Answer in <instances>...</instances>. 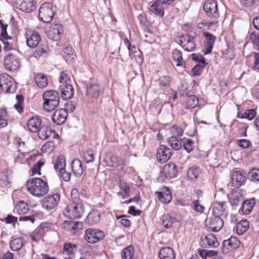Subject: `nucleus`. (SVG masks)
Listing matches in <instances>:
<instances>
[{
  "instance_id": "obj_50",
  "label": "nucleus",
  "mask_w": 259,
  "mask_h": 259,
  "mask_svg": "<svg viewBox=\"0 0 259 259\" xmlns=\"http://www.w3.org/2000/svg\"><path fill=\"white\" fill-rule=\"evenodd\" d=\"M192 141L189 139H183L182 146H183L184 149L188 153L193 150L194 147Z\"/></svg>"
},
{
  "instance_id": "obj_20",
  "label": "nucleus",
  "mask_w": 259,
  "mask_h": 259,
  "mask_svg": "<svg viewBox=\"0 0 259 259\" xmlns=\"http://www.w3.org/2000/svg\"><path fill=\"white\" fill-rule=\"evenodd\" d=\"M212 205V215L214 216L220 217L227 209V204L225 201H215Z\"/></svg>"
},
{
  "instance_id": "obj_45",
  "label": "nucleus",
  "mask_w": 259,
  "mask_h": 259,
  "mask_svg": "<svg viewBox=\"0 0 259 259\" xmlns=\"http://www.w3.org/2000/svg\"><path fill=\"white\" fill-rule=\"evenodd\" d=\"M187 108H194L198 104V98L195 95L188 96L186 99Z\"/></svg>"
},
{
  "instance_id": "obj_39",
  "label": "nucleus",
  "mask_w": 259,
  "mask_h": 259,
  "mask_svg": "<svg viewBox=\"0 0 259 259\" xmlns=\"http://www.w3.org/2000/svg\"><path fill=\"white\" fill-rule=\"evenodd\" d=\"M232 180L233 183L240 186L245 181V177L239 171H235L232 174Z\"/></svg>"
},
{
  "instance_id": "obj_31",
  "label": "nucleus",
  "mask_w": 259,
  "mask_h": 259,
  "mask_svg": "<svg viewBox=\"0 0 259 259\" xmlns=\"http://www.w3.org/2000/svg\"><path fill=\"white\" fill-rule=\"evenodd\" d=\"M24 243L25 240L23 237L14 238L10 241V247L13 251H18L22 248Z\"/></svg>"
},
{
  "instance_id": "obj_36",
  "label": "nucleus",
  "mask_w": 259,
  "mask_h": 259,
  "mask_svg": "<svg viewBox=\"0 0 259 259\" xmlns=\"http://www.w3.org/2000/svg\"><path fill=\"white\" fill-rule=\"evenodd\" d=\"M173 60L177 62L176 66L178 67H185V63L182 57V54L180 51L175 50L172 52Z\"/></svg>"
},
{
  "instance_id": "obj_14",
  "label": "nucleus",
  "mask_w": 259,
  "mask_h": 259,
  "mask_svg": "<svg viewBox=\"0 0 259 259\" xmlns=\"http://www.w3.org/2000/svg\"><path fill=\"white\" fill-rule=\"evenodd\" d=\"M171 150L169 148L161 145L157 149L156 156L159 162L164 163L171 157Z\"/></svg>"
},
{
  "instance_id": "obj_17",
  "label": "nucleus",
  "mask_w": 259,
  "mask_h": 259,
  "mask_svg": "<svg viewBox=\"0 0 259 259\" xmlns=\"http://www.w3.org/2000/svg\"><path fill=\"white\" fill-rule=\"evenodd\" d=\"M180 44L184 50L188 52L194 51L195 48L194 38L189 35H182L180 38Z\"/></svg>"
},
{
  "instance_id": "obj_62",
  "label": "nucleus",
  "mask_w": 259,
  "mask_h": 259,
  "mask_svg": "<svg viewBox=\"0 0 259 259\" xmlns=\"http://www.w3.org/2000/svg\"><path fill=\"white\" fill-rule=\"evenodd\" d=\"M192 60L196 62H200V64H204V65H205V59L203 55H200L199 54H192Z\"/></svg>"
},
{
  "instance_id": "obj_42",
  "label": "nucleus",
  "mask_w": 259,
  "mask_h": 259,
  "mask_svg": "<svg viewBox=\"0 0 259 259\" xmlns=\"http://www.w3.org/2000/svg\"><path fill=\"white\" fill-rule=\"evenodd\" d=\"M3 42L4 44V50L6 52H9L11 50L14 51V46L13 44L14 40L13 38L9 36L3 37Z\"/></svg>"
},
{
  "instance_id": "obj_44",
  "label": "nucleus",
  "mask_w": 259,
  "mask_h": 259,
  "mask_svg": "<svg viewBox=\"0 0 259 259\" xmlns=\"http://www.w3.org/2000/svg\"><path fill=\"white\" fill-rule=\"evenodd\" d=\"M29 208L27 203L23 201H19L15 207V210L19 214H23L28 212Z\"/></svg>"
},
{
  "instance_id": "obj_3",
  "label": "nucleus",
  "mask_w": 259,
  "mask_h": 259,
  "mask_svg": "<svg viewBox=\"0 0 259 259\" xmlns=\"http://www.w3.org/2000/svg\"><path fill=\"white\" fill-rule=\"evenodd\" d=\"M84 213V206L81 202L71 203L63 210L64 215L70 219L80 218Z\"/></svg>"
},
{
  "instance_id": "obj_7",
  "label": "nucleus",
  "mask_w": 259,
  "mask_h": 259,
  "mask_svg": "<svg viewBox=\"0 0 259 259\" xmlns=\"http://www.w3.org/2000/svg\"><path fill=\"white\" fill-rule=\"evenodd\" d=\"M105 237V234L102 231L93 228H89L85 230L84 239L89 243L94 244L97 243Z\"/></svg>"
},
{
  "instance_id": "obj_61",
  "label": "nucleus",
  "mask_w": 259,
  "mask_h": 259,
  "mask_svg": "<svg viewBox=\"0 0 259 259\" xmlns=\"http://www.w3.org/2000/svg\"><path fill=\"white\" fill-rule=\"evenodd\" d=\"M171 79L168 76H163L159 78V84L162 86L166 87L169 85Z\"/></svg>"
},
{
  "instance_id": "obj_57",
  "label": "nucleus",
  "mask_w": 259,
  "mask_h": 259,
  "mask_svg": "<svg viewBox=\"0 0 259 259\" xmlns=\"http://www.w3.org/2000/svg\"><path fill=\"white\" fill-rule=\"evenodd\" d=\"M203 36L206 39V45L213 46L216 37L208 32H204Z\"/></svg>"
},
{
  "instance_id": "obj_11",
  "label": "nucleus",
  "mask_w": 259,
  "mask_h": 259,
  "mask_svg": "<svg viewBox=\"0 0 259 259\" xmlns=\"http://www.w3.org/2000/svg\"><path fill=\"white\" fill-rule=\"evenodd\" d=\"M207 226L213 232L220 231L223 227L224 222L220 217L212 215L206 221Z\"/></svg>"
},
{
  "instance_id": "obj_25",
  "label": "nucleus",
  "mask_w": 259,
  "mask_h": 259,
  "mask_svg": "<svg viewBox=\"0 0 259 259\" xmlns=\"http://www.w3.org/2000/svg\"><path fill=\"white\" fill-rule=\"evenodd\" d=\"M61 97L64 100L72 98L74 94V89L70 84H63L60 86Z\"/></svg>"
},
{
  "instance_id": "obj_28",
  "label": "nucleus",
  "mask_w": 259,
  "mask_h": 259,
  "mask_svg": "<svg viewBox=\"0 0 259 259\" xmlns=\"http://www.w3.org/2000/svg\"><path fill=\"white\" fill-rule=\"evenodd\" d=\"M165 7L162 6L159 2L156 1L152 4L149 8V11L155 15L162 17L164 14V9Z\"/></svg>"
},
{
  "instance_id": "obj_2",
  "label": "nucleus",
  "mask_w": 259,
  "mask_h": 259,
  "mask_svg": "<svg viewBox=\"0 0 259 259\" xmlns=\"http://www.w3.org/2000/svg\"><path fill=\"white\" fill-rule=\"evenodd\" d=\"M42 98L45 101L43 107L48 112L54 110L59 104L60 96L59 93L55 90L46 91L43 94Z\"/></svg>"
},
{
  "instance_id": "obj_13",
  "label": "nucleus",
  "mask_w": 259,
  "mask_h": 259,
  "mask_svg": "<svg viewBox=\"0 0 259 259\" xmlns=\"http://www.w3.org/2000/svg\"><path fill=\"white\" fill-rule=\"evenodd\" d=\"M60 198V195L57 193L48 195L42 200V206L48 210L52 209L57 205Z\"/></svg>"
},
{
  "instance_id": "obj_4",
  "label": "nucleus",
  "mask_w": 259,
  "mask_h": 259,
  "mask_svg": "<svg viewBox=\"0 0 259 259\" xmlns=\"http://www.w3.org/2000/svg\"><path fill=\"white\" fill-rule=\"evenodd\" d=\"M4 65L7 70L15 71L20 67L21 61L18 56V52L13 51L8 52L4 57Z\"/></svg>"
},
{
  "instance_id": "obj_47",
  "label": "nucleus",
  "mask_w": 259,
  "mask_h": 259,
  "mask_svg": "<svg viewBox=\"0 0 259 259\" xmlns=\"http://www.w3.org/2000/svg\"><path fill=\"white\" fill-rule=\"evenodd\" d=\"M199 174V169L196 167L189 168L187 171V177L191 181H195L197 179Z\"/></svg>"
},
{
  "instance_id": "obj_37",
  "label": "nucleus",
  "mask_w": 259,
  "mask_h": 259,
  "mask_svg": "<svg viewBox=\"0 0 259 259\" xmlns=\"http://www.w3.org/2000/svg\"><path fill=\"white\" fill-rule=\"evenodd\" d=\"M49 50V49L46 45L41 44L37 47L34 55L36 58L46 57L48 54Z\"/></svg>"
},
{
  "instance_id": "obj_29",
  "label": "nucleus",
  "mask_w": 259,
  "mask_h": 259,
  "mask_svg": "<svg viewBox=\"0 0 259 259\" xmlns=\"http://www.w3.org/2000/svg\"><path fill=\"white\" fill-rule=\"evenodd\" d=\"M71 169L74 175L76 177H80L83 173L82 163L78 159H74L71 163Z\"/></svg>"
},
{
  "instance_id": "obj_30",
  "label": "nucleus",
  "mask_w": 259,
  "mask_h": 259,
  "mask_svg": "<svg viewBox=\"0 0 259 259\" xmlns=\"http://www.w3.org/2000/svg\"><path fill=\"white\" fill-rule=\"evenodd\" d=\"M119 187L121 192L118 193V195L121 196L123 199L128 197L130 196V188L127 183L124 181H120Z\"/></svg>"
},
{
  "instance_id": "obj_64",
  "label": "nucleus",
  "mask_w": 259,
  "mask_h": 259,
  "mask_svg": "<svg viewBox=\"0 0 259 259\" xmlns=\"http://www.w3.org/2000/svg\"><path fill=\"white\" fill-rule=\"evenodd\" d=\"M66 223H68L69 227L73 230L80 229L82 226L81 223L79 222L69 221Z\"/></svg>"
},
{
  "instance_id": "obj_53",
  "label": "nucleus",
  "mask_w": 259,
  "mask_h": 259,
  "mask_svg": "<svg viewBox=\"0 0 259 259\" xmlns=\"http://www.w3.org/2000/svg\"><path fill=\"white\" fill-rule=\"evenodd\" d=\"M256 112L255 109H251L246 110L241 116L242 118H246L251 120L256 116Z\"/></svg>"
},
{
  "instance_id": "obj_33",
  "label": "nucleus",
  "mask_w": 259,
  "mask_h": 259,
  "mask_svg": "<svg viewBox=\"0 0 259 259\" xmlns=\"http://www.w3.org/2000/svg\"><path fill=\"white\" fill-rule=\"evenodd\" d=\"M183 139H179L175 136L169 138L167 140L168 143L173 149L175 150H180L182 147Z\"/></svg>"
},
{
  "instance_id": "obj_12",
  "label": "nucleus",
  "mask_w": 259,
  "mask_h": 259,
  "mask_svg": "<svg viewBox=\"0 0 259 259\" xmlns=\"http://www.w3.org/2000/svg\"><path fill=\"white\" fill-rule=\"evenodd\" d=\"M63 33V26L60 24H55L52 25L47 33L48 37L53 40H59Z\"/></svg>"
},
{
  "instance_id": "obj_9",
  "label": "nucleus",
  "mask_w": 259,
  "mask_h": 259,
  "mask_svg": "<svg viewBox=\"0 0 259 259\" xmlns=\"http://www.w3.org/2000/svg\"><path fill=\"white\" fill-rule=\"evenodd\" d=\"M12 4L16 9L25 13H30L35 9L34 0H12Z\"/></svg>"
},
{
  "instance_id": "obj_51",
  "label": "nucleus",
  "mask_w": 259,
  "mask_h": 259,
  "mask_svg": "<svg viewBox=\"0 0 259 259\" xmlns=\"http://www.w3.org/2000/svg\"><path fill=\"white\" fill-rule=\"evenodd\" d=\"M248 179L252 181H259V169L252 168L248 173Z\"/></svg>"
},
{
  "instance_id": "obj_48",
  "label": "nucleus",
  "mask_w": 259,
  "mask_h": 259,
  "mask_svg": "<svg viewBox=\"0 0 259 259\" xmlns=\"http://www.w3.org/2000/svg\"><path fill=\"white\" fill-rule=\"evenodd\" d=\"M178 221L177 219L171 215H165L163 220V225L166 228H170L172 224Z\"/></svg>"
},
{
  "instance_id": "obj_27",
  "label": "nucleus",
  "mask_w": 259,
  "mask_h": 259,
  "mask_svg": "<svg viewBox=\"0 0 259 259\" xmlns=\"http://www.w3.org/2000/svg\"><path fill=\"white\" fill-rule=\"evenodd\" d=\"M160 259H175L176 255L174 249L169 247L162 248L159 252Z\"/></svg>"
},
{
  "instance_id": "obj_8",
  "label": "nucleus",
  "mask_w": 259,
  "mask_h": 259,
  "mask_svg": "<svg viewBox=\"0 0 259 259\" xmlns=\"http://www.w3.org/2000/svg\"><path fill=\"white\" fill-rule=\"evenodd\" d=\"M203 9L208 17L217 19L220 16L218 3L214 0H206L203 5Z\"/></svg>"
},
{
  "instance_id": "obj_5",
  "label": "nucleus",
  "mask_w": 259,
  "mask_h": 259,
  "mask_svg": "<svg viewBox=\"0 0 259 259\" xmlns=\"http://www.w3.org/2000/svg\"><path fill=\"white\" fill-rule=\"evenodd\" d=\"M0 88L6 93H14L16 90L14 79L7 73H2L0 75Z\"/></svg>"
},
{
  "instance_id": "obj_41",
  "label": "nucleus",
  "mask_w": 259,
  "mask_h": 259,
  "mask_svg": "<svg viewBox=\"0 0 259 259\" xmlns=\"http://www.w3.org/2000/svg\"><path fill=\"white\" fill-rule=\"evenodd\" d=\"M134 248L132 245H129L124 248L121 252L122 259H132L134 255Z\"/></svg>"
},
{
  "instance_id": "obj_23",
  "label": "nucleus",
  "mask_w": 259,
  "mask_h": 259,
  "mask_svg": "<svg viewBox=\"0 0 259 259\" xmlns=\"http://www.w3.org/2000/svg\"><path fill=\"white\" fill-rule=\"evenodd\" d=\"M229 199L232 205L237 206L242 200V194L239 190H232L229 194Z\"/></svg>"
},
{
  "instance_id": "obj_16",
  "label": "nucleus",
  "mask_w": 259,
  "mask_h": 259,
  "mask_svg": "<svg viewBox=\"0 0 259 259\" xmlns=\"http://www.w3.org/2000/svg\"><path fill=\"white\" fill-rule=\"evenodd\" d=\"M26 44L29 48H34L37 47L41 40L39 34L35 31H29L26 33Z\"/></svg>"
},
{
  "instance_id": "obj_49",
  "label": "nucleus",
  "mask_w": 259,
  "mask_h": 259,
  "mask_svg": "<svg viewBox=\"0 0 259 259\" xmlns=\"http://www.w3.org/2000/svg\"><path fill=\"white\" fill-rule=\"evenodd\" d=\"M44 235V232L41 227L36 229L31 235V238L34 241L40 240Z\"/></svg>"
},
{
  "instance_id": "obj_35",
  "label": "nucleus",
  "mask_w": 259,
  "mask_h": 259,
  "mask_svg": "<svg viewBox=\"0 0 259 259\" xmlns=\"http://www.w3.org/2000/svg\"><path fill=\"white\" fill-rule=\"evenodd\" d=\"M249 228V222L246 220H242L236 225V232L239 235H242Z\"/></svg>"
},
{
  "instance_id": "obj_10",
  "label": "nucleus",
  "mask_w": 259,
  "mask_h": 259,
  "mask_svg": "<svg viewBox=\"0 0 259 259\" xmlns=\"http://www.w3.org/2000/svg\"><path fill=\"white\" fill-rule=\"evenodd\" d=\"M240 241L236 237L232 236L223 241L222 250L224 253H228L230 250L237 248L240 245Z\"/></svg>"
},
{
  "instance_id": "obj_54",
  "label": "nucleus",
  "mask_w": 259,
  "mask_h": 259,
  "mask_svg": "<svg viewBox=\"0 0 259 259\" xmlns=\"http://www.w3.org/2000/svg\"><path fill=\"white\" fill-rule=\"evenodd\" d=\"M16 99L17 103L15 104L14 107L19 113H22L23 111V108L22 107L23 97L22 95H17Z\"/></svg>"
},
{
  "instance_id": "obj_22",
  "label": "nucleus",
  "mask_w": 259,
  "mask_h": 259,
  "mask_svg": "<svg viewBox=\"0 0 259 259\" xmlns=\"http://www.w3.org/2000/svg\"><path fill=\"white\" fill-rule=\"evenodd\" d=\"M201 240L205 245H207L209 247H217L219 245V242L217 240L215 236L211 234H209L206 235L202 236Z\"/></svg>"
},
{
  "instance_id": "obj_56",
  "label": "nucleus",
  "mask_w": 259,
  "mask_h": 259,
  "mask_svg": "<svg viewBox=\"0 0 259 259\" xmlns=\"http://www.w3.org/2000/svg\"><path fill=\"white\" fill-rule=\"evenodd\" d=\"M75 247V245H73L70 243H65L64 244L63 254L67 255L72 254Z\"/></svg>"
},
{
  "instance_id": "obj_55",
  "label": "nucleus",
  "mask_w": 259,
  "mask_h": 259,
  "mask_svg": "<svg viewBox=\"0 0 259 259\" xmlns=\"http://www.w3.org/2000/svg\"><path fill=\"white\" fill-rule=\"evenodd\" d=\"M44 161H43L42 160H39L31 168L32 175H35L36 174L40 175V168L44 164Z\"/></svg>"
},
{
  "instance_id": "obj_21",
  "label": "nucleus",
  "mask_w": 259,
  "mask_h": 259,
  "mask_svg": "<svg viewBox=\"0 0 259 259\" xmlns=\"http://www.w3.org/2000/svg\"><path fill=\"white\" fill-rule=\"evenodd\" d=\"M41 120L39 116H34L27 121V127L29 131L36 133L41 127Z\"/></svg>"
},
{
  "instance_id": "obj_1",
  "label": "nucleus",
  "mask_w": 259,
  "mask_h": 259,
  "mask_svg": "<svg viewBox=\"0 0 259 259\" xmlns=\"http://www.w3.org/2000/svg\"><path fill=\"white\" fill-rule=\"evenodd\" d=\"M26 187L30 194L37 197L45 196L48 193L49 190L47 183L38 178L27 181Z\"/></svg>"
},
{
  "instance_id": "obj_19",
  "label": "nucleus",
  "mask_w": 259,
  "mask_h": 259,
  "mask_svg": "<svg viewBox=\"0 0 259 259\" xmlns=\"http://www.w3.org/2000/svg\"><path fill=\"white\" fill-rule=\"evenodd\" d=\"M178 173V168L174 163H168L164 165L162 174L168 179L175 178Z\"/></svg>"
},
{
  "instance_id": "obj_52",
  "label": "nucleus",
  "mask_w": 259,
  "mask_h": 259,
  "mask_svg": "<svg viewBox=\"0 0 259 259\" xmlns=\"http://www.w3.org/2000/svg\"><path fill=\"white\" fill-rule=\"evenodd\" d=\"M169 132L172 136L180 137L183 134V130L179 126L174 125L169 128Z\"/></svg>"
},
{
  "instance_id": "obj_26",
  "label": "nucleus",
  "mask_w": 259,
  "mask_h": 259,
  "mask_svg": "<svg viewBox=\"0 0 259 259\" xmlns=\"http://www.w3.org/2000/svg\"><path fill=\"white\" fill-rule=\"evenodd\" d=\"M39 138L43 140H46L48 139L53 134V137H54V135L56 134L55 131L52 130L47 125H42L40 129L37 132Z\"/></svg>"
},
{
  "instance_id": "obj_32",
  "label": "nucleus",
  "mask_w": 259,
  "mask_h": 259,
  "mask_svg": "<svg viewBox=\"0 0 259 259\" xmlns=\"http://www.w3.org/2000/svg\"><path fill=\"white\" fill-rule=\"evenodd\" d=\"M36 84L40 88H44L48 85V78L42 73H38L35 75L34 78Z\"/></svg>"
},
{
  "instance_id": "obj_15",
  "label": "nucleus",
  "mask_w": 259,
  "mask_h": 259,
  "mask_svg": "<svg viewBox=\"0 0 259 259\" xmlns=\"http://www.w3.org/2000/svg\"><path fill=\"white\" fill-rule=\"evenodd\" d=\"M103 91L102 87L98 83H89L86 85L87 95L92 98H98Z\"/></svg>"
},
{
  "instance_id": "obj_46",
  "label": "nucleus",
  "mask_w": 259,
  "mask_h": 259,
  "mask_svg": "<svg viewBox=\"0 0 259 259\" xmlns=\"http://www.w3.org/2000/svg\"><path fill=\"white\" fill-rule=\"evenodd\" d=\"M110 160L111 163L109 164V166L112 167L117 168L124 164L123 160L121 158L114 155L110 156Z\"/></svg>"
},
{
  "instance_id": "obj_63",
  "label": "nucleus",
  "mask_w": 259,
  "mask_h": 259,
  "mask_svg": "<svg viewBox=\"0 0 259 259\" xmlns=\"http://www.w3.org/2000/svg\"><path fill=\"white\" fill-rule=\"evenodd\" d=\"M84 157L87 163H90L94 161V154L90 151H87L84 154Z\"/></svg>"
},
{
  "instance_id": "obj_60",
  "label": "nucleus",
  "mask_w": 259,
  "mask_h": 259,
  "mask_svg": "<svg viewBox=\"0 0 259 259\" xmlns=\"http://www.w3.org/2000/svg\"><path fill=\"white\" fill-rule=\"evenodd\" d=\"M204 64H197L192 69V73L193 75H199L200 74L202 69L204 67Z\"/></svg>"
},
{
  "instance_id": "obj_34",
  "label": "nucleus",
  "mask_w": 259,
  "mask_h": 259,
  "mask_svg": "<svg viewBox=\"0 0 259 259\" xmlns=\"http://www.w3.org/2000/svg\"><path fill=\"white\" fill-rule=\"evenodd\" d=\"M255 204V200L252 198L249 200H245L242 203V210L245 214H249Z\"/></svg>"
},
{
  "instance_id": "obj_6",
  "label": "nucleus",
  "mask_w": 259,
  "mask_h": 259,
  "mask_svg": "<svg viewBox=\"0 0 259 259\" xmlns=\"http://www.w3.org/2000/svg\"><path fill=\"white\" fill-rule=\"evenodd\" d=\"M52 8V5L50 3H45L41 5L39 10L38 16L42 22L47 23L52 20L54 15Z\"/></svg>"
},
{
  "instance_id": "obj_40",
  "label": "nucleus",
  "mask_w": 259,
  "mask_h": 259,
  "mask_svg": "<svg viewBox=\"0 0 259 259\" xmlns=\"http://www.w3.org/2000/svg\"><path fill=\"white\" fill-rule=\"evenodd\" d=\"M63 53L65 59L68 61H72L76 57V54L74 50L70 46L64 48Z\"/></svg>"
},
{
  "instance_id": "obj_43",
  "label": "nucleus",
  "mask_w": 259,
  "mask_h": 259,
  "mask_svg": "<svg viewBox=\"0 0 259 259\" xmlns=\"http://www.w3.org/2000/svg\"><path fill=\"white\" fill-rule=\"evenodd\" d=\"M100 217L99 212L94 210L89 213L88 216V220L90 224L94 225L100 222Z\"/></svg>"
},
{
  "instance_id": "obj_18",
  "label": "nucleus",
  "mask_w": 259,
  "mask_h": 259,
  "mask_svg": "<svg viewBox=\"0 0 259 259\" xmlns=\"http://www.w3.org/2000/svg\"><path fill=\"white\" fill-rule=\"evenodd\" d=\"M68 116V112L66 109H59L54 112L52 117L53 121L58 125L63 124Z\"/></svg>"
},
{
  "instance_id": "obj_58",
  "label": "nucleus",
  "mask_w": 259,
  "mask_h": 259,
  "mask_svg": "<svg viewBox=\"0 0 259 259\" xmlns=\"http://www.w3.org/2000/svg\"><path fill=\"white\" fill-rule=\"evenodd\" d=\"M249 38L252 41L254 47L259 51V35L252 32L250 34Z\"/></svg>"
},
{
  "instance_id": "obj_38",
  "label": "nucleus",
  "mask_w": 259,
  "mask_h": 259,
  "mask_svg": "<svg viewBox=\"0 0 259 259\" xmlns=\"http://www.w3.org/2000/svg\"><path fill=\"white\" fill-rule=\"evenodd\" d=\"M65 158L63 155H59L54 163V168L58 171H63L65 167Z\"/></svg>"
},
{
  "instance_id": "obj_24",
  "label": "nucleus",
  "mask_w": 259,
  "mask_h": 259,
  "mask_svg": "<svg viewBox=\"0 0 259 259\" xmlns=\"http://www.w3.org/2000/svg\"><path fill=\"white\" fill-rule=\"evenodd\" d=\"M158 200L162 203H169L171 200V195L170 190L167 187H163L161 192H156Z\"/></svg>"
},
{
  "instance_id": "obj_59",
  "label": "nucleus",
  "mask_w": 259,
  "mask_h": 259,
  "mask_svg": "<svg viewBox=\"0 0 259 259\" xmlns=\"http://www.w3.org/2000/svg\"><path fill=\"white\" fill-rule=\"evenodd\" d=\"M191 207L195 211L198 212L202 213L204 210V207L200 204L198 200L193 201Z\"/></svg>"
}]
</instances>
